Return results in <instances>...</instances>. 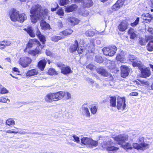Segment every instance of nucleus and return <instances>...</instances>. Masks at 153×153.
<instances>
[{
    "mask_svg": "<svg viewBox=\"0 0 153 153\" xmlns=\"http://www.w3.org/2000/svg\"><path fill=\"white\" fill-rule=\"evenodd\" d=\"M30 12L31 22L32 23H35L39 20L42 29L44 30L50 29V25L44 20L48 15V11L47 9H42L41 5L37 4L32 8Z\"/></svg>",
    "mask_w": 153,
    "mask_h": 153,
    "instance_id": "f257e3e1",
    "label": "nucleus"
},
{
    "mask_svg": "<svg viewBox=\"0 0 153 153\" xmlns=\"http://www.w3.org/2000/svg\"><path fill=\"white\" fill-rule=\"evenodd\" d=\"M42 46L39 41L33 39L29 40L27 44V47L24 51L25 52H28L29 53L35 56L36 54L41 53L42 51L40 48L42 49Z\"/></svg>",
    "mask_w": 153,
    "mask_h": 153,
    "instance_id": "f03ea898",
    "label": "nucleus"
},
{
    "mask_svg": "<svg viewBox=\"0 0 153 153\" xmlns=\"http://www.w3.org/2000/svg\"><path fill=\"white\" fill-rule=\"evenodd\" d=\"M9 15L11 20L15 22L18 21L23 23L27 19L26 16L25 14H19V12L15 9L10 12Z\"/></svg>",
    "mask_w": 153,
    "mask_h": 153,
    "instance_id": "7ed1b4c3",
    "label": "nucleus"
},
{
    "mask_svg": "<svg viewBox=\"0 0 153 153\" xmlns=\"http://www.w3.org/2000/svg\"><path fill=\"white\" fill-rule=\"evenodd\" d=\"M114 140L118 144L121 145L128 140V136L125 134H120L114 138Z\"/></svg>",
    "mask_w": 153,
    "mask_h": 153,
    "instance_id": "20e7f679",
    "label": "nucleus"
},
{
    "mask_svg": "<svg viewBox=\"0 0 153 153\" xmlns=\"http://www.w3.org/2000/svg\"><path fill=\"white\" fill-rule=\"evenodd\" d=\"M32 61L31 59L29 57H22L20 59L19 62L22 67L26 68L29 66Z\"/></svg>",
    "mask_w": 153,
    "mask_h": 153,
    "instance_id": "39448f33",
    "label": "nucleus"
},
{
    "mask_svg": "<svg viewBox=\"0 0 153 153\" xmlns=\"http://www.w3.org/2000/svg\"><path fill=\"white\" fill-rule=\"evenodd\" d=\"M117 107L118 109L120 111H123L125 109L126 107V104L124 98L118 97Z\"/></svg>",
    "mask_w": 153,
    "mask_h": 153,
    "instance_id": "423d86ee",
    "label": "nucleus"
},
{
    "mask_svg": "<svg viewBox=\"0 0 153 153\" xmlns=\"http://www.w3.org/2000/svg\"><path fill=\"white\" fill-rule=\"evenodd\" d=\"M133 148H134L137 150L144 151L149 148V145L146 143H141L140 145L137 143H133L132 145Z\"/></svg>",
    "mask_w": 153,
    "mask_h": 153,
    "instance_id": "0eeeda50",
    "label": "nucleus"
},
{
    "mask_svg": "<svg viewBox=\"0 0 153 153\" xmlns=\"http://www.w3.org/2000/svg\"><path fill=\"white\" fill-rule=\"evenodd\" d=\"M121 76L123 77H125L127 76L130 71V69L125 65H122L121 66Z\"/></svg>",
    "mask_w": 153,
    "mask_h": 153,
    "instance_id": "6e6552de",
    "label": "nucleus"
},
{
    "mask_svg": "<svg viewBox=\"0 0 153 153\" xmlns=\"http://www.w3.org/2000/svg\"><path fill=\"white\" fill-rule=\"evenodd\" d=\"M130 56L131 57H129V60L131 62H133L132 65L134 67H138L139 68L141 69L143 66L141 62L138 61H134V60H136V58L134 56Z\"/></svg>",
    "mask_w": 153,
    "mask_h": 153,
    "instance_id": "1a4fd4ad",
    "label": "nucleus"
},
{
    "mask_svg": "<svg viewBox=\"0 0 153 153\" xmlns=\"http://www.w3.org/2000/svg\"><path fill=\"white\" fill-rule=\"evenodd\" d=\"M128 24L126 21H123L118 26L119 30L122 32L125 31L128 27Z\"/></svg>",
    "mask_w": 153,
    "mask_h": 153,
    "instance_id": "9d476101",
    "label": "nucleus"
},
{
    "mask_svg": "<svg viewBox=\"0 0 153 153\" xmlns=\"http://www.w3.org/2000/svg\"><path fill=\"white\" fill-rule=\"evenodd\" d=\"M141 72L142 75L143 77L146 78L149 77L151 75V72L149 68H143V67L142 68Z\"/></svg>",
    "mask_w": 153,
    "mask_h": 153,
    "instance_id": "9b49d317",
    "label": "nucleus"
},
{
    "mask_svg": "<svg viewBox=\"0 0 153 153\" xmlns=\"http://www.w3.org/2000/svg\"><path fill=\"white\" fill-rule=\"evenodd\" d=\"M36 35L42 43L43 44H45L46 41V38L41 33L38 27L36 29Z\"/></svg>",
    "mask_w": 153,
    "mask_h": 153,
    "instance_id": "f8f14e48",
    "label": "nucleus"
},
{
    "mask_svg": "<svg viewBox=\"0 0 153 153\" xmlns=\"http://www.w3.org/2000/svg\"><path fill=\"white\" fill-rule=\"evenodd\" d=\"M93 5V2L91 0H82L81 2V5L83 7L88 8Z\"/></svg>",
    "mask_w": 153,
    "mask_h": 153,
    "instance_id": "ddd939ff",
    "label": "nucleus"
},
{
    "mask_svg": "<svg viewBox=\"0 0 153 153\" xmlns=\"http://www.w3.org/2000/svg\"><path fill=\"white\" fill-rule=\"evenodd\" d=\"M67 21L71 23L72 25H74L78 24L79 20L77 18L73 17H68L67 19Z\"/></svg>",
    "mask_w": 153,
    "mask_h": 153,
    "instance_id": "4468645a",
    "label": "nucleus"
},
{
    "mask_svg": "<svg viewBox=\"0 0 153 153\" xmlns=\"http://www.w3.org/2000/svg\"><path fill=\"white\" fill-rule=\"evenodd\" d=\"M121 147L127 151H128L129 150H131L133 149L131 144L130 143H123L121 145Z\"/></svg>",
    "mask_w": 153,
    "mask_h": 153,
    "instance_id": "2eb2a0df",
    "label": "nucleus"
},
{
    "mask_svg": "<svg viewBox=\"0 0 153 153\" xmlns=\"http://www.w3.org/2000/svg\"><path fill=\"white\" fill-rule=\"evenodd\" d=\"M97 71L98 73L104 76H107L109 75L106 70L102 68H97Z\"/></svg>",
    "mask_w": 153,
    "mask_h": 153,
    "instance_id": "dca6fc26",
    "label": "nucleus"
},
{
    "mask_svg": "<svg viewBox=\"0 0 153 153\" xmlns=\"http://www.w3.org/2000/svg\"><path fill=\"white\" fill-rule=\"evenodd\" d=\"M38 74V70L36 69H33L28 70L26 73V76H32L37 75Z\"/></svg>",
    "mask_w": 153,
    "mask_h": 153,
    "instance_id": "f3484780",
    "label": "nucleus"
},
{
    "mask_svg": "<svg viewBox=\"0 0 153 153\" xmlns=\"http://www.w3.org/2000/svg\"><path fill=\"white\" fill-rule=\"evenodd\" d=\"M77 6L75 4H72L70 6H67L65 8V10L67 12H70L76 10Z\"/></svg>",
    "mask_w": 153,
    "mask_h": 153,
    "instance_id": "a211bd4d",
    "label": "nucleus"
},
{
    "mask_svg": "<svg viewBox=\"0 0 153 153\" xmlns=\"http://www.w3.org/2000/svg\"><path fill=\"white\" fill-rule=\"evenodd\" d=\"M47 63L45 59L41 60L38 63V68L41 71L44 70Z\"/></svg>",
    "mask_w": 153,
    "mask_h": 153,
    "instance_id": "6ab92c4d",
    "label": "nucleus"
},
{
    "mask_svg": "<svg viewBox=\"0 0 153 153\" xmlns=\"http://www.w3.org/2000/svg\"><path fill=\"white\" fill-rule=\"evenodd\" d=\"M61 73L65 75H67L71 73V70L68 66L62 67L61 69Z\"/></svg>",
    "mask_w": 153,
    "mask_h": 153,
    "instance_id": "aec40b11",
    "label": "nucleus"
},
{
    "mask_svg": "<svg viewBox=\"0 0 153 153\" xmlns=\"http://www.w3.org/2000/svg\"><path fill=\"white\" fill-rule=\"evenodd\" d=\"M82 114L86 117H90V114L88 108L85 105L82 107Z\"/></svg>",
    "mask_w": 153,
    "mask_h": 153,
    "instance_id": "412c9836",
    "label": "nucleus"
},
{
    "mask_svg": "<svg viewBox=\"0 0 153 153\" xmlns=\"http://www.w3.org/2000/svg\"><path fill=\"white\" fill-rule=\"evenodd\" d=\"M112 142L111 140H109L108 141H104L101 143V145L102 147L104 149H106L107 150L109 147L112 144Z\"/></svg>",
    "mask_w": 153,
    "mask_h": 153,
    "instance_id": "4be33fe9",
    "label": "nucleus"
},
{
    "mask_svg": "<svg viewBox=\"0 0 153 153\" xmlns=\"http://www.w3.org/2000/svg\"><path fill=\"white\" fill-rule=\"evenodd\" d=\"M78 46V43L76 40L74 41V45H71L69 48V50L72 52L73 53L77 49Z\"/></svg>",
    "mask_w": 153,
    "mask_h": 153,
    "instance_id": "5701e85b",
    "label": "nucleus"
},
{
    "mask_svg": "<svg viewBox=\"0 0 153 153\" xmlns=\"http://www.w3.org/2000/svg\"><path fill=\"white\" fill-rule=\"evenodd\" d=\"M24 30L26 31L29 35L32 37L35 36V34L33 32V29L31 27H29L27 28H25Z\"/></svg>",
    "mask_w": 153,
    "mask_h": 153,
    "instance_id": "b1692460",
    "label": "nucleus"
},
{
    "mask_svg": "<svg viewBox=\"0 0 153 153\" xmlns=\"http://www.w3.org/2000/svg\"><path fill=\"white\" fill-rule=\"evenodd\" d=\"M73 32L72 30L70 29H66L62 32H60L59 35L62 36L63 35L64 36H67L71 34Z\"/></svg>",
    "mask_w": 153,
    "mask_h": 153,
    "instance_id": "393cba45",
    "label": "nucleus"
},
{
    "mask_svg": "<svg viewBox=\"0 0 153 153\" xmlns=\"http://www.w3.org/2000/svg\"><path fill=\"white\" fill-rule=\"evenodd\" d=\"M91 138L83 137L81 139V143L82 144L88 146Z\"/></svg>",
    "mask_w": 153,
    "mask_h": 153,
    "instance_id": "a878e982",
    "label": "nucleus"
},
{
    "mask_svg": "<svg viewBox=\"0 0 153 153\" xmlns=\"http://www.w3.org/2000/svg\"><path fill=\"white\" fill-rule=\"evenodd\" d=\"M128 33L131 39H134L137 36V34L135 33L134 30L133 28H130L128 32Z\"/></svg>",
    "mask_w": 153,
    "mask_h": 153,
    "instance_id": "bb28decb",
    "label": "nucleus"
},
{
    "mask_svg": "<svg viewBox=\"0 0 153 153\" xmlns=\"http://www.w3.org/2000/svg\"><path fill=\"white\" fill-rule=\"evenodd\" d=\"M16 130H13V129H12V130H8L7 131H5L4 130L3 132H6L7 133H8L9 134H17V133H19V134H24L25 133V132H21L20 131H19V129L18 128H16Z\"/></svg>",
    "mask_w": 153,
    "mask_h": 153,
    "instance_id": "cd10ccee",
    "label": "nucleus"
},
{
    "mask_svg": "<svg viewBox=\"0 0 153 153\" xmlns=\"http://www.w3.org/2000/svg\"><path fill=\"white\" fill-rule=\"evenodd\" d=\"M110 51H109V56H113L116 53L117 48L115 46H113L111 47H109Z\"/></svg>",
    "mask_w": 153,
    "mask_h": 153,
    "instance_id": "c85d7f7f",
    "label": "nucleus"
},
{
    "mask_svg": "<svg viewBox=\"0 0 153 153\" xmlns=\"http://www.w3.org/2000/svg\"><path fill=\"white\" fill-rule=\"evenodd\" d=\"M45 101L48 103H51L53 102L51 93L47 94L44 98Z\"/></svg>",
    "mask_w": 153,
    "mask_h": 153,
    "instance_id": "c756f323",
    "label": "nucleus"
},
{
    "mask_svg": "<svg viewBox=\"0 0 153 153\" xmlns=\"http://www.w3.org/2000/svg\"><path fill=\"white\" fill-rule=\"evenodd\" d=\"M54 117L55 118L58 120H62L64 118V116L62 112H58L55 113Z\"/></svg>",
    "mask_w": 153,
    "mask_h": 153,
    "instance_id": "7c9ffc66",
    "label": "nucleus"
},
{
    "mask_svg": "<svg viewBox=\"0 0 153 153\" xmlns=\"http://www.w3.org/2000/svg\"><path fill=\"white\" fill-rule=\"evenodd\" d=\"M98 144V143L97 141L94 140L91 138L88 146L92 148L96 147L97 146Z\"/></svg>",
    "mask_w": 153,
    "mask_h": 153,
    "instance_id": "2f4dec72",
    "label": "nucleus"
},
{
    "mask_svg": "<svg viewBox=\"0 0 153 153\" xmlns=\"http://www.w3.org/2000/svg\"><path fill=\"white\" fill-rule=\"evenodd\" d=\"M147 48L149 51H153V39L149 41L147 45Z\"/></svg>",
    "mask_w": 153,
    "mask_h": 153,
    "instance_id": "473e14b6",
    "label": "nucleus"
},
{
    "mask_svg": "<svg viewBox=\"0 0 153 153\" xmlns=\"http://www.w3.org/2000/svg\"><path fill=\"white\" fill-rule=\"evenodd\" d=\"M64 98L65 100H69L71 99V94L67 91H64Z\"/></svg>",
    "mask_w": 153,
    "mask_h": 153,
    "instance_id": "72a5a7b5",
    "label": "nucleus"
},
{
    "mask_svg": "<svg viewBox=\"0 0 153 153\" xmlns=\"http://www.w3.org/2000/svg\"><path fill=\"white\" fill-rule=\"evenodd\" d=\"M56 94L57 95V97L58 98V100H60L62 99L64 97V91H60L57 92H56Z\"/></svg>",
    "mask_w": 153,
    "mask_h": 153,
    "instance_id": "f704fd0d",
    "label": "nucleus"
},
{
    "mask_svg": "<svg viewBox=\"0 0 153 153\" xmlns=\"http://www.w3.org/2000/svg\"><path fill=\"white\" fill-rule=\"evenodd\" d=\"M137 80L139 81L142 86H148L149 85V82L148 81H144L141 79H137Z\"/></svg>",
    "mask_w": 153,
    "mask_h": 153,
    "instance_id": "c9c22d12",
    "label": "nucleus"
},
{
    "mask_svg": "<svg viewBox=\"0 0 153 153\" xmlns=\"http://www.w3.org/2000/svg\"><path fill=\"white\" fill-rule=\"evenodd\" d=\"M116 97H111L110 100L111 105L113 107L116 106Z\"/></svg>",
    "mask_w": 153,
    "mask_h": 153,
    "instance_id": "e433bc0d",
    "label": "nucleus"
},
{
    "mask_svg": "<svg viewBox=\"0 0 153 153\" xmlns=\"http://www.w3.org/2000/svg\"><path fill=\"white\" fill-rule=\"evenodd\" d=\"M70 3V1L69 0H60L59 1V4L62 6L68 4Z\"/></svg>",
    "mask_w": 153,
    "mask_h": 153,
    "instance_id": "4c0bfd02",
    "label": "nucleus"
},
{
    "mask_svg": "<svg viewBox=\"0 0 153 153\" xmlns=\"http://www.w3.org/2000/svg\"><path fill=\"white\" fill-rule=\"evenodd\" d=\"M64 37L62 36H54L51 37V39L52 41L56 42L59 40L62 39Z\"/></svg>",
    "mask_w": 153,
    "mask_h": 153,
    "instance_id": "58836bf2",
    "label": "nucleus"
},
{
    "mask_svg": "<svg viewBox=\"0 0 153 153\" xmlns=\"http://www.w3.org/2000/svg\"><path fill=\"white\" fill-rule=\"evenodd\" d=\"M117 60L119 61L122 63H124L126 62L125 59L121 55H118L116 57Z\"/></svg>",
    "mask_w": 153,
    "mask_h": 153,
    "instance_id": "ea45409f",
    "label": "nucleus"
},
{
    "mask_svg": "<svg viewBox=\"0 0 153 153\" xmlns=\"http://www.w3.org/2000/svg\"><path fill=\"white\" fill-rule=\"evenodd\" d=\"M6 124L10 126L15 124V121L12 119H9L7 120L6 122Z\"/></svg>",
    "mask_w": 153,
    "mask_h": 153,
    "instance_id": "a19ab883",
    "label": "nucleus"
},
{
    "mask_svg": "<svg viewBox=\"0 0 153 153\" xmlns=\"http://www.w3.org/2000/svg\"><path fill=\"white\" fill-rule=\"evenodd\" d=\"M110 49L109 47L103 48L102 49V51L104 54L106 56H109Z\"/></svg>",
    "mask_w": 153,
    "mask_h": 153,
    "instance_id": "79ce46f5",
    "label": "nucleus"
},
{
    "mask_svg": "<svg viewBox=\"0 0 153 153\" xmlns=\"http://www.w3.org/2000/svg\"><path fill=\"white\" fill-rule=\"evenodd\" d=\"M48 73L49 75H53L56 74V72L54 69L52 68H50L48 70Z\"/></svg>",
    "mask_w": 153,
    "mask_h": 153,
    "instance_id": "37998d69",
    "label": "nucleus"
},
{
    "mask_svg": "<svg viewBox=\"0 0 153 153\" xmlns=\"http://www.w3.org/2000/svg\"><path fill=\"white\" fill-rule=\"evenodd\" d=\"M95 61L98 63H101L103 61L102 58L100 56L97 55L95 57Z\"/></svg>",
    "mask_w": 153,
    "mask_h": 153,
    "instance_id": "c03bdc74",
    "label": "nucleus"
},
{
    "mask_svg": "<svg viewBox=\"0 0 153 153\" xmlns=\"http://www.w3.org/2000/svg\"><path fill=\"white\" fill-rule=\"evenodd\" d=\"M119 149V148L114 147V146H109L107 150L108 151H116Z\"/></svg>",
    "mask_w": 153,
    "mask_h": 153,
    "instance_id": "a18cd8bd",
    "label": "nucleus"
},
{
    "mask_svg": "<svg viewBox=\"0 0 153 153\" xmlns=\"http://www.w3.org/2000/svg\"><path fill=\"white\" fill-rule=\"evenodd\" d=\"M90 109L91 113L95 114L97 111V108L95 106H93L91 107Z\"/></svg>",
    "mask_w": 153,
    "mask_h": 153,
    "instance_id": "49530a36",
    "label": "nucleus"
},
{
    "mask_svg": "<svg viewBox=\"0 0 153 153\" xmlns=\"http://www.w3.org/2000/svg\"><path fill=\"white\" fill-rule=\"evenodd\" d=\"M116 3L120 7H122L124 4V0H118Z\"/></svg>",
    "mask_w": 153,
    "mask_h": 153,
    "instance_id": "de8ad7c7",
    "label": "nucleus"
},
{
    "mask_svg": "<svg viewBox=\"0 0 153 153\" xmlns=\"http://www.w3.org/2000/svg\"><path fill=\"white\" fill-rule=\"evenodd\" d=\"M53 101H58L56 92L51 93Z\"/></svg>",
    "mask_w": 153,
    "mask_h": 153,
    "instance_id": "09e8293b",
    "label": "nucleus"
},
{
    "mask_svg": "<svg viewBox=\"0 0 153 153\" xmlns=\"http://www.w3.org/2000/svg\"><path fill=\"white\" fill-rule=\"evenodd\" d=\"M2 45H3L5 47L7 46H10L11 44V42L10 41H6L2 42Z\"/></svg>",
    "mask_w": 153,
    "mask_h": 153,
    "instance_id": "8fccbe9b",
    "label": "nucleus"
},
{
    "mask_svg": "<svg viewBox=\"0 0 153 153\" xmlns=\"http://www.w3.org/2000/svg\"><path fill=\"white\" fill-rule=\"evenodd\" d=\"M85 34L87 36H91L94 35V33L91 30H88L85 32Z\"/></svg>",
    "mask_w": 153,
    "mask_h": 153,
    "instance_id": "3c124183",
    "label": "nucleus"
},
{
    "mask_svg": "<svg viewBox=\"0 0 153 153\" xmlns=\"http://www.w3.org/2000/svg\"><path fill=\"white\" fill-rule=\"evenodd\" d=\"M56 14L59 16H63L64 15L63 10L62 9H60L57 11Z\"/></svg>",
    "mask_w": 153,
    "mask_h": 153,
    "instance_id": "603ef678",
    "label": "nucleus"
},
{
    "mask_svg": "<svg viewBox=\"0 0 153 153\" xmlns=\"http://www.w3.org/2000/svg\"><path fill=\"white\" fill-rule=\"evenodd\" d=\"M139 21V18L138 17L136 19V20L134 22L131 23V25L133 27H134L136 26L138 24Z\"/></svg>",
    "mask_w": 153,
    "mask_h": 153,
    "instance_id": "864d4df0",
    "label": "nucleus"
},
{
    "mask_svg": "<svg viewBox=\"0 0 153 153\" xmlns=\"http://www.w3.org/2000/svg\"><path fill=\"white\" fill-rule=\"evenodd\" d=\"M73 140L77 143L80 142L79 138L76 135H74L73 137Z\"/></svg>",
    "mask_w": 153,
    "mask_h": 153,
    "instance_id": "5fc2aeb1",
    "label": "nucleus"
},
{
    "mask_svg": "<svg viewBox=\"0 0 153 153\" xmlns=\"http://www.w3.org/2000/svg\"><path fill=\"white\" fill-rule=\"evenodd\" d=\"M1 88V87H0V89H1V93L2 94H6L8 93V91L4 87H2Z\"/></svg>",
    "mask_w": 153,
    "mask_h": 153,
    "instance_id": "6e6d98bb",
    "label": "nucleus"
},
{
    "mask_svg": "<svg viewBox=\"0 0 153 153\" xmlns=\"http://www.w3.org/2000/svg\"><path fill=\"white\" fill-rule=\"evenodd\" d=\"M7 101H8L9 102H10V100L9 99H6L3 97L0 98V102L7 103Z\"/></svg>",
    "mask_w": 153,
    "mask_h": 153,
    "instance_id": "4d7b16f0",
    "label": "nucleus"
},
{
    "mask_svg": "<svg viewBox=\"0 0 153 153\" xmlns=\"http://www.w3.org/2000/svg\"><path fill=\"white\" fill-rule=\"evenodd\" d=\"M143 20H145V22L146 23H149L152 20V17L151 16H150L148 17H147L146 19H144V18H143Z\"/></svg>",
    "mask_w": 153,
    "mask_h": 153,
    "instance_id": "13d9d810",
    "label": "nucleus"
},
{
    "mask_svg": "<svg viewBox=\"0 0 153 153\" xmlns=\"http://www.w3.org/2000/svg\"><path fill=\"white\" fill-rule=\"evenodd\" d=\"M86 68L92 70L95 68V66L92 64H90L86 66Z\"/></svg>",
    "mask_w": 153,
    "mask_h": 153,
    "instance_id": "bf43d9fd",
    "label": "nucleus"
},
{
    "mask_svg": "<svg viewBox=\"0 0 153 153\" xmlns=\"http://www.w3.org/2000/svg\"><path fill=\"white\" fill-rule=\"evenodd\" d=\"M119 8L120 7L116 3L114 4L112 7V9L114 11H115L119 9Z\"/></svg>",
    "mask_w": 153,
    "mask_h": 153,
    "instance_id": "052dcab7",
    "label": "nucleus"
},
{
    "mask_svg": "<svg viewBox=\"0 0 153 153\" xmlns=\"http://www.w3.org/2000/svg\"><path fill=\"white\" fill-rule=\"evenodd\" d=\"M150 16V14L148 13H144L141 16V17L143 19V18L144 19H146L147 17H149Z\"/></svg>",
    "mask_w": 153,
    "mask_h": 153,
    "instance_id": "680f3d73",
    "label": "nucleus"
},
{
    "mask_svg": "<svg viewBox=\"0 0 153 153\" xmlns=\"http://www.w3.org/2000/svg\"><path fill=\"white\" fill-rule=\"evenodd\" d=\"M138 143L140 145L141 143H145L144 142V138L143 137H140L139 138L138 140Z\"/></svg>",
    "mask_w": 153,
    "mask_h": 153,
    "instance_id": "e2e57ef3",
    "label": "nucleus"
},
{
    "mask_svg": "<svg viewBox=\"0 0 153 153\" xmlns=\"http://www.w3.org/2000/svg\"><path fill=\"white\" fill-rule=\"evenodd\" d=\"M89 84L92 86L94 82V81L91 79L88 78L87 80Z\"/></svg>",
    "mask_w": 153,
    "mask_h": 153,
    "instance_id": "0e129e2a",
    "label": "nucleus"
},
{
    "mask_svg": "<svg viewBox=\"0 0 153 153\" xmlns=\"http://www.w3.org/2000/svg\"><path fill=\"white\" fill-rule=\"evenodd\" d=\"M89 14L88 11L87 10L84 11L82 13V15L86 17Z\"/></svg>",
    "mask_w": 153,
    "mask_h": 153,
    "instance_id": "69168bd1",
    "label": "nucleus"
},
{
    "mask_svg": "<svg viewBox=\"0 0 153 153\" xmlns=\"http://www.w3.org/2000/svg\"><path fill=\"white\" fill-rule=\"evenodd\" d=\"M92 87L96 88H99L100 86L96 82H94V84L92 85Z\"/></svg>",
    "mask_w": 153,
    "mask_h": 153,
    "instance_id": "338daca9",
    "label": "nucleus"
},
{
    "mask_svg": "<svg viewBox=\"0 0 153 153\" xmlns=\"http://www.w3.org/2000/svg\"><path fill=\"white\" fill-rule=\"evenodd\" d=\"M77 51L78 53L79 54H80L84 52V50L82 49L81 48H79L77 50Z\"/></svg>",
    "mask_w": 153,
    "mask_h": 153,
    "instance_id": "774afa93",
    "label": "nucleus"
}]
</instances>
